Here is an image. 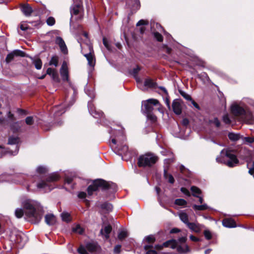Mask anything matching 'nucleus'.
<instances>
[{"label":"nucleus","instance_id":"f257e3e1","mask_svg":"<svg viewBox=\"0 0 254 254\" xmlns=\"http://www.w3.org/2000/svg\"><path fill=\"white\" fill-rule=\"evenodd\" d=\"M22 205L24 210L21 208H17L15 211L16 217H22L24 212L33 223H39L43 214V208L40 203L33 200L26 199L22 201Z\"/></svg>","mask_w":254,"mask_h":254},{"label":"nucleus","instance_id":"f03ea898","mask_svg":"<svg viewBox=\"0 0 254 254\" xmlns=\"http://www.w3.org/2000/svg\"><path fill=\"white\" fill-rule=\"evenodd\" d=\"M99 188L104 190H109L112 192L117 190V186L116 184L112 182H107L103 180L98 179L95 180L93 183L87 188V192L89 195L93 194V192L97 191Z\"/></svg>","mask_w":254,"mask_h":254},{"label":"nucleus","instance_id":"7ed1b4c3","mask_svg":"<svg viewBox=\"0 0 254 254\" xmlns=\"http://www.w3.org/2000/svg\"><path fill=\"white\" fill-rule=\"evenodd\" d=\"M239 160L237 157L235 150L227 149L223 156V164L230 168H233L238 166Z\"/></svg>","mask_w":254,"mask_h":254},{"label":"nucleus","instance_id":"20e7f679","mask_svg":"<svg viewBox=\"0 0 254 254\" xmlns=\"http://www.w3.org/2000/svg\"><path fill=\"white\" fill-rule=\"evenodd\" d=\"M157 157L153 154H146L140 156L138 159L139 167L150 166L156 163Z\"/></svg>","mask_w":254,"mask_h":254},{"label":"nucleus","instance_id":"39448f33","mask_svg":"<svg viewBox=\"0 0 254 254\" xmlns=\"http://www.w3.org/2000/svg\"><path fill=\"white\" fill-rule=\"evenodd\" d=\"M59 178L57 173H52L47 178L46 181H42L37 183V187L38 189L45 190L46 191H50L52 189L50 188L49 183L57 181L59 179Z\"/></svg>","mask_w":254,"mask_h":254},{"label":"nucleus","instance_id":"423d86ee","mask_svg":"<svg viewBox=\"0 0 254 254\" xmlns=\"http://www.w3.org/2000/svg\"><path fill=\"white\" fill-rule=\"evenodd\" d=\"M67 100L68 99L66 97L64 103L54 108L53 112L55 117L60 116L64 114L66 111V109L72 105L75 102L73 97H72L71 101L68 102Z\"/></svg>","mask_w":254,"mask_h":254},{"label":"nucleus","instance_id":"0eeeda50","mask_svg":"<svg viewBox=\"0 0 254 254\" xmlns=\"http://www.w3.org/2000/svg\"><path fill=\"white\" fill-rule=\"evenodd\" d=\"M159 247H170L172 249L177 248V251L180 254H186L190 252V248L188 245L178 246L177 242L175 240H171L163 243L162 246Z\"/></svg>","mask_w":254,"mask_h":254},{"label":"nucleus","instance_id":"6e6552de","mask_svg":"<svg viewBox=\"0 0 254 254\" xmlns=\"http://www.w3.org/2000/svg\"><path fill=\"white\" fill-rule=\"evenodd\" d=\"M19 141V138L18 137H13L10 136L8 138V144L10 145H16L15 147V149L14 151H12L10 149L6 150L4 148H3L0 145V153L1 154H4L6 153H8L11 155H15L17 154L19 147L17 146V144Z\"/></svg>","mask_w":254,"mask_h":254},{"label":"nucleus","instance_id":"1a4fd4ad","mask_svg":"<svg viewBox=\"0 0 254 254\" xmlns=\"http://www.w3.org/2000/svg\"><path fill=\"white\" fill-rule=\"evenodd\" d=\"M159 103L156 99H149L142 102V110L149 116L153 109V106H159Z\"/></svg>","mask_w":254,"mask_h":254},{"label":"nucleus","instance_id":"9d476101","mask_svg":"<svg viewBox=\"0 0 254 254\" xmlns=\"http://www.w3.org/2000/svg\"><path fill=\"white\" fill-rule=\"evenodd\" d=\"M24 56L25 53L24 52L20 50H15L7 55L5 59V62L8 64L11 62L15 57H23Z\"/></svg>","mask_w":254,"mask_h":254},{"label":"nucleus","instance_id":"9b49d317","mask_svg":"<svg viewBox=\"0 0 254 254\" xmlns=\"http://www.w3.org/2000/svg\"><path fill=\"white\" fill-rule=\"evenodd\" d=\"M88 108L90 114L95 118H101L103 113L101 111H97L92 103L88 102Z\"/></svg>","mask_w":254,"mask_h":254},{"label":"nucleus","instance_id":"f8f14e48","mask_svg":"<svg viewBox=\"0 0 254 254\" xmlns=\"http://www.w3.org/2000/svg\"><path fill=\"white\" fill-rule=\"evenodd\" d=\"M231 111L232 113L236 116H245L246 114L244 108L237 104L231 106Z\"/></svg>","mask_w":254,"mask_h":254},{"label":"nucleus","instance_id":"ddd939ff","mask_svg":"<svg viewBox=\"0 0 254 254\" xmlns=\"http://www.w3.org/2000/svg\"><path fill=\"white\" fill-rule=\"evenodd\" d=\"M56 43L59 45L60 48V50L61 52L64 54H67L68 50L66 47V46L63 40V39L61 37H57L55 41Z\"/></svg>","mask_w":254,"mask_h":254},{"label":"nucleus","instance_id":"4468645a","mask_svg":"<svg viewBox=\"0 0 254 254\" xmlns=\"http://www.w3.org/2000/svg\"><path fill=\"white\" fill-rule=\"evenodd\" d=\"M155 241V238L153 235H149L144 238L143 239V242L144 243H147V244L144 245V249L145 250H148L150 248L152 247V244Z\"/></svg>","mask_w":254,"mask_h":254},{"label":"nucleus","instance_id":"2eb2a0df","mask_svg":"<svg viewBox=\"0 0 254 254\" xmlns=\"http://www.w3.org/2000/svg\"><path fill=\"white\" fill-rule=\"evenodd\" d=\"M223 226L229 228H233L237 226L235 220L232 218H223Z\"/></svg>","mask_w":254,"mask_h":254},{"label":"nucleus","instance_id":"dca6fc26","mask_svg":"<svg viewBox=\"0 0 254 254\" xmlns=\"http://www.w3.org/2000/svg\"><path fill=\"white\" fill-rule=\"evenodd\" d=\"M60 73L63 80L68 81V73L67 65L65 62H64L62 64L60 69Z\"/></svg>","mask_w":254,"mask_h":254},{"label":"nucleus","instance_id":"f3484780","mask_svg":"<svg viewBox=\"0 0 254 254\" xmlns=\"http://www.w3.org/2000/svg\"><path fill=\"white\" fill-rule=\"evenodd\" d=\"M46 74L50 75L55 82H59L60 81L59 74L56 69L49 67L47 70Z\"/></svg>","mask_w":254,"mask_h":254},{"label":"nucleus","instance_id":"a211bd4d","mask_svg":"<svg viewBox=\"0 0 254 254\" xmlns=\"http://www.w3.org/2000/svg\"><path fill=\"white\" fill-rule=\"evenodd\" d=\"M112 230V228L111 225H108L105 226L104 228L101 229L100 233L104 237L106 240H107L110 237V234Z\"/></svg>","mask_w":254,"mask_h":254},{"label":"nucleus","instance_id":"6ab92c4d","mask_svg":"<svg viewBox=\"0 0 254 254\" xmlns=\"http://www.w3.org/2000/svg\"><path fill=\"white\" fill-rule=\"evenodd\" d=\"M187 226L192 231H193L195 233H199L201 231L202 227V225L194 222H190Z\"/></svg>","mask_w":254,"mask_h":254},{"label":"nucleus","instance_id":"aec40b11","mask_svg":"<svg viewBox=\"0 0 254 254\" xmlns=\"http://www.w3.org/2000/svg\"><path fill=\"white\" fill-rule=\"evenodd\" d=\"M172 107L174 112L177 115H180L182 113V106L179 101L175 100L172 104Z\"/></svg>","mask_w":254,"mask_h":254},{"label":"nucleus","instance_id":"412c9836","mask_svg":"<svg viewBox=\"0 0 254 254\" xmlns=\"http://www.w3.org/2000/svg\"><path fill=\"white\" fill-rule=\"evenodd\" d=\"M140 70V68L138 66H136L132 69H131L129 73L131 75H133L134 77L135 78L136 82L137 83V85L139 86V84L141 82V80L137 76V74L138 72Z\"/></svg>","mask_w":254,"mask_h":254},{"label":"nucleus","instance_id":"4be33fe9","mask_svg":"<svg viewBox=\"0 0 254 254\" xmlns=\"http://www.w3.org/2000/svg\"><path fill=\"white\" fill-rule=\"evenodd\" d=\"M45 222L48 225H53L56 222V218L52 214H47L45 217Z\"/></svg>","mask_w":254,"mask_h":254},{"label":"nucleus","instance_id":"5701e85b","mask_svg":"<svg viewBox=\"0 0 254 254\" xmlns=\"http://www.w3.org/2000/svg\"><path fill=\"white\" fill-rule=\"evenodd\" d=\"M84 56L88 61V65L91 67H93L95 65V60L91 53V51L90 50V52L89 53L84 54Z\"/></svg>","mask_w":254,"mask_h":254},{"label":"nucleus","instance_id":"b1692460","mask_svg":"<svg viewBox=\"0 0 254 254\" xmlns=\"http://www.w3.org/2000/svg\"><path fill=\"white\" fill-rule=\"evenodd\" d=\"M155 86V83L154 82L150 79H146L144 82V86H142L141 82L139 84V86H138L139 88H140L141 90H144L145 87H154Z\"/></svg>","mask_w":254,"mask_h":254},{"label":"nucleus","instance_id":"393cba45","mask_svg":"<svg viewBox=\"0 0 254 254\" xmlns=\"http://www.w3.org/2000/svg\"><path fill=\"white\" fill-rule=\"evenodd\" d=\"M30 58L35 68L38 70L41 69L42 66V62L41 59L39 58L31 57Z\"/></svg>","mask_w":254,"mask_h":254},{"label":"nucleus","instance_id":"a878e982","mask_svg":"<svg viewBox=\"0 0 254 254\" xmlns=\"http://www.w3.org/2000/svg\"><path fill=\"white\" fill-rule=\"evenodd\" d=\"M21 10L26 16H29L32 12V9L28 4H23L21 7Z\"/></svg>","mask_w":254,"mask_h":254},{"label":"nucleus","instance_id":"bb28decb","mask_svg":"<svg viewBox=\"0 0 254 254\" xmlns=\"http://www.w3.org/2000/svg\"><path fill=\"white\" fill-rule=\"evenodd\" d=\"M228 138L233 142H236L239 140L241 137V135L239 133H235L233 132H229L228 133Z\"/></svg>","mask_w":254,"mask_h":254},{"label":"nucleus","instance_id":"cd10ccee","mask_svg":"<svg viewBox=\"0 0 254 254\" xmlns=\"http://www.w3.org/2000/svg\"><path fill=\"white\" fill-rule=\"evenodd\" d=\"M179 216L180 220L187 226L189 224V216L186 212L184 211L181 212L179 214Z\"/></svg>","mask_w":254,"mask_h":254},{"label":"nucleus","instance_id":"c85d7f7f","mask_svg":"<svg viewBox=\"0 0 254 254\" xmlns=\"http://www.w3.org/2000/svg\"><path fill=\"white\" fill-rule=\"evenodd\" d=\"M117 151L119 155H126L128 151V147L126 144H123L121 146L118 145Z\"/></svg>","mask_w":254,"mask_h":254},{"label":"nucleus","instance_id":"c756f323","mask_svg":"<svg viewBox=\"0 0 254 254\" xmlns=\"http://www.w3.org/2000/svg\"><path fill=\"white\" fill-rule=\"evenodd\" d=\"M100 207L103 210H104L107 212H109L111 211L113 209L112 205L111 203L107 202H104L103 203L101 204L100 205Z\"/></svg>","mask_w":254,"mask_h":254},{"label":"nucleus","instance_id":"7c9ffc66","mask_svg":"<svg viewBox=\"0 0 254 254\" xmlns=\"http://www.w3.org/2000/svg\"><path fill=\"white\" fill-rule=\"evenodd\" d=\"M192 208L195 211H202L209 209V207L206 203H203L201 205L193 204Z\"/></svg>","mask_w":254,"mask_h":254},{"label":"nucleus","instance_id":"2f4dec72","mask_svg":"<svg viewBox=\"0 0 254 254\" xmlns=\"http://www.w3.org/2000/svg\"><path fill=\"white\" fill-rule=\"evenodd\" d=\"M17 243H21L22 245H24L27 241V238L24 235H20L17 237Z\"/></svg>","mask_w":254,"mask_h":254},{"label":"nucleus","instance_id":"473e14b6","mask_svg":"<svg viewBox=\"0 0 254 254\" xmlns=\"http://www.w3.org/2000/svg\"><path fill=\"white\" fill-rule=\"evenodd\" d=\"M164 176L165 178L170 183L173 184L174 183V179L173 176L168 174L165 169L164 171Z\"/></svg>","mask_w":254,"mask_h":254},{"label":"nucleus","instance_id":"72a5a7b5","mask_svg":"<svg viewBox=\"0 0 254 254\" xmlns=\"http://www.w3.org/2000/svg\"><path fill=\"white\" fill-rule=\"evenodd\" d=\"M128 236L127 232L125 229H123L119 232L118 234V239L120 240H124L125 238H126Z\"/></svg>","mask_w":254,"mask_h":254},{"label":"nucleus","instance_id":"f704fd0d","mask_svg":"<svg viewBox=\"0 0 254 254\" xmlns=\"http://www.w3.org/2000/svg\"><path fill=\"white\" fill-rule=\"evenodd\" d=\"M190 190L192 193V195L194 196L199 197V195L201 193L200 190L195 186L191 187Z\"/></svg>","mask_w":254,"mask_h":254},{"label":"nucleus","instance_id":"c9c22d12","mask_svg":"<svg viewBox=\"0 0 254 254\" xmlns=\"http://www.w3.org/2000/svg\"><path fill=\"white\" fill-rule=\"evenodd\" d=\"M80 7L79 5H74L71 6L70 13L71 15L72 14L77 15L80 10Z\"/></svg>","mask_w":254,"mask_h":254},{"label":"nucleus","instance_id":"e433bc0d","mask_svg":"<svg viewBox=\"0 0 254 254\" xmlns=\"http://www.w3.org/2000/svg\"><path fill=\"white\" fill-rule=\"evenodd\" d=\"M174 203L176 204V205H179V206H185L186 205L187 202V201L184 199H182V198H178V199H176L175 200V202Z\"/></svg>","mask_w":254,"mask_h":254},{"label":"nucleus","instance_id":"4c0bfd02","mask_svg":"<svg viewBox=\"0 0 254 254\" xmlns=\"http://www.w3.org/2000/svg\"><path fill=\"white\" fill-rule=\"evenodd\" d=\"M72 231L79 234H82L84 229L79 225H76L72 228Z\"/></svg>","mask_w":254,"mask_h":254},{"label":"nucleus","instance_id":"58836bf2","mask_svg":"<svg viewBox=\"0 0 254 254\" xmlns=\"http://www.w3.org/2000/svg\"><path fill=\"white\" fill-rule=\"evenodd\" d=\"M86 249L90 252H94L96 251L97 246L95 244L89 243L86 245Z\"/></svg>","mask_w":254,"mask_h":254},{"label":"nucleus","instance_id":"ea45409f","mask_svg":"<svg viewBox=\"0 0 254 254\" xmlns=\"http://www.w3.org/2000/svg\"><path fill=\"white\" fill-rule=\"evenodd\" d=\"M49 64L57 67L58 65V58L56 56L52 57L49 62Z\"/></svg>","mask_w":254,"mask_h":254},{"label":"nucleus","instance_id":"a19ab883","mask_svg":"<svg viewBox=\"0 0 254 254\" xmlns=\"http://www.w3.org/2000/svg\"><path fill=\"white\" fill-rule=\"evenodd\" d=\"M11 129L14 131H17L20 128L19 126V122H16L13 123L10 126Z\"/></svg>","mask_w":254,"mask_h":254},{"label":"nucleus","instance_id":"79ce46f5","mask_svg":"<svg viewBox=\"0 0 254 254\" xmlns=\"http://www.w3.org/2000/svg\"><path fill=\"white\" fill-rule=\"evenodd\" d=\"M209 123L211 125L214 126L216 127H219L220 126V123L216 118L210 120Z\"/></svg>","mask_w":254,"mask_h":254},{"label":"nucleus","instance_id":"37998d69","mask_svg":"<svg viewBox=\"0 0 254 254\" xmlns=\"http://www.w3.org/2000/svg\"><path fill=\"white\" fill-rule=\"evenodd\" d=\"M62 220L65 222L70 221V215L67 212H63L61 214Z\"/></svg>","mask_w":254,"mask_h":254},{"label":"nucleus","instance_id":"c03bdc74","mask_svg":"<svg viewBox=\"0 0 254 254\" xmlns=\"http://www.w3.org/2000/svg\"><path fill=\"white\" fill-rule=\"evenodd\" d=\"M180 94L183 96L185 99H186L188 101H190L192 100L191 97L190 95L187 94V93L180 91Z\"/></svg>","mask_w":254,"mask_h":254},{"label":"nucleus","instance_id":"a18cd8bd","mask_svg":"<svg viewBox=\"0 0 254 254\" xmlns=\"http://www.w3.org/2000/svg\"><path fill=\"white\" fill-rule=\"evenodd\" d=\"M153 35L155 39L159 42H161L163 41V37L159 33L157 32H155L153 33Z\"/></svg>","mask_w":254,"mask_h":254},{"label":"nucleus","instance_id":"49530a36","mask_svg":"<svg viewBox=\"0 0 254 254\" xmlns=\"http://www.w3.org/2000/svg\"><path fill=\"white\" fill-rule=\"evenodd\" d=\"M133 3L132 5V8L134 9H138L140 6V2L139 0H132Z\"/></svg>","mask_w":254,"mask_h":254},{"label":"nucleus","instance_id":"de8ad7c7","mask_svg":"<svg viewBox=\"0 0 254 254\" xmlns=\"http://www.w3.org/2000/svg\"><path fill=\"white\" fill-rule=\"evenodd\" d=\"M77 252L80 254H88L85 248L83 246L79 247L77 249Z\"/></svg>","mask_w":254,"mask_h":254},{"label":"nucleus","instance_id":"09e8293b","mask_svg":"<svg viewBox=\"0 0 254 254\" xmlns=\"http://www.w3.org/2000/svg\"><path fill=\"white\" fill-rule=\"evenodd\" d=\"M37 172L40 174H43L47 172V168L44 166H39L37 168Z\"/></svg>","mask_w":254,"mask_h":254},{"label":"nucleus","instance_id":"8fccbe9b","mask_svg":"<svg viewBox=\"0 0 254 254\" xmlns=\"http://www.w3.org/2000/svg\"><path fill=\"white\" fill-rule=\"evenodd\" d=\"M47 23L49 26H53L55 23V20L53 17H49L47 19Z\"/></svg>","mask_w":254,"mask_h":254},{"label":"nucleus","instance_id":"3c124183","mask_svg":"<svg viewBox=\"0 0 254 254\" xmlns=\"http://www.w3.org/2000/svg\"><path fill=\"white\" fill-rule=\"evenodd\" d=\"M25 123L27 125H32L34 123L33 118L31 116L27 117L25 119Z\"/></svg>","mask_w":254,"mask_h":254},{"label":"nucleus","instance_id":"603ef678","mask_svg":"<svg viewBox=\"0 0 254 254\" xmlns=\"http://www.w3.org/2000/svg\"><path fill=\"white\" fill-rule=\"evenodd\" d=\"M204 235L205 236V238L207 239V240H210L212 238V235H211V232L208 230H205L204 231Z\"/></svg>","mask_w":254,"mask_h":254},{"label":"nucleus","instance_id":"864d4df0","mask_svg":"<svg viewBox=\"0 0 254 254\" xmlns=\"http://www.w3.org/2000/svg\"><path fill=\"white\" fill-rule=\"evenodd\" d=\"M250 163L247 164V167L249 169V173L251 175L254 176V162H252V167L251 168H249Z\"/></svg>","mask_w":254,"mask_h":254},{"label":"nucleus","instance_id":"5fc2aeb1","mask_svg":"<svg viewBox=\"0 0 254 254\" xmlns=\"http://www.w3.org/2000/svg\"><path fill=\"white\" fill-rule=\"evenodd\" d=\"M244 140L249 143H253L254 142V137H245Z\"/></svg>","mask_w":254,"mask_h":254},{"label":"nucleus","instance_id":"6e6d98bb","mask_svg":"<svg viewBox=\"0 0 254 254\" xmlns=\"http://www.w3.org/2000/svg\"><path fill=\"white\" fill-rule=\"evenodd\" d=\"M223 123L228 125L231 123V121L227 115H223Z\"/></svg>","mask_w":254,"mask_h":254},{"label":"nucleus","instance_id":"4d7b16f0","mask_svg":"<svg viewBox=\"0 0 254 254\" xmlns=\"http://www.w3.org/2000/svg\"><path fill=\"white\" fill-rule=\"evenodd\" d=\"M85 92L87 94V95L91 98H93L95 96L94 91L92 90H86Z\"/></svg>","mask_w":254,"mask_h":254},{"label":"nucleus","instance_id":"13d9d810","mask_svg":"<svg viewBox=\"0 0 254 254\" xmlns=\"http://www.w3.org/2000/svg\"><path fill=\"white\" fill-rule=\"evenodd\" d=\"M121 245H116L114 249V253L115 254H119L121 251Z\"/></svg>","mask_w":254,"mask_h":254},{"label":"nucleus","instance_id":"bf43d9fd","mask_svg":"<svg viewBox=\"0 0 254 254\" xmlns=\"http://www.w3.org/2000/svg\"><path fill=\"white\" fill-rule=\"evenodd\" d=\"M7 117L8 119L11 122H13L15 120L13 114H11L10 112H8Z\"/></svg>","mask_w":254,"mask_h":254},{"label":"nucleus","instance_id":"052dcab7","mask_svg":"<svg viewBox=\"0 0 254 254\" xmlns=\"http://www.w3.org/2000/svg\"><path fill=\"white\" fill-rule=\"evenodd\" d=\"M147 23L148 22L146 21L141 19L138 21V22L136 23V26H139L141 25H146Z\"/></svg>","mask_w":254,"mask_h":254},{"label":"nucleus","instance_id":"680f3d73","mask_svg":"<svg viewBox=\"0 0 254 254\" xmlns=\"http://www.w3.org/2000/svg\"><path fill=\"white\" fill-rule=\"evenodd\" d=\"M181 191L188 196H190V192L189 190L185 188H182L181 189Z\"/></svg>","mask_w":254,"mask_h":254},{"label":"nucleus","instance_id":"e2e57ef3","mask_svg":"<svg viewBox=\"0 0 254 254\" xmlns=\"http://www.w3.org/2000/svg\"><path fill=\"white\" fill-rule=\"evenodd\" d=\"M148 119H150L153 122H155L156 121L157 118L154 115L151 114V113L149 114V116H147Z\"/></svg>","mask_w":254,"mask_h":254},{"label":"nucleus","instance_id":"0e129e2a","mask_svg":"<svg viewBox=\"0 0 254 254\" xmlns=\"http://www.w3.org/2000/svg\"><path fill=\"white\" fill-rule=\"evenodd\" d=\"M103 44L105 46V47L108 50H110V46H109V44L108 43L107 40H106V39L105 38H103Z\"/></svg>","mask_w":254,"mask_h":254},{"label":"nucleus","instance_id":"69168bd1","mask_svg":"<svg viewBox=\"0 0 254 254\" xmlns=\"http://www.w3.org/2000/svg\"><path fill=\"white\" fill-rule=\"evenodd\" d=\"M86 196V193L84 192H80L78 194V196L80 198H85Z\"/></svg>","mask_w":254,"mask_h":254},{"label":"nucleus","instance_id":"338daca9","mask_svg":"<svg viewBox=\"0 0 254 254\" xmlns=\"http://www.w3.org/2000/svg\"><path fill=\"white\" fill-rule=\"evenodd\" d=\"M187 240L186 237H182L178 239V241L180 243H185Z\"/></svg>","mask_w":254,"mask_h":254},{"label":"nucleus","instance_id":"774afa93","mask_svg":"<svg viewBox=\"0 0 254 254\" xmlns=\"http://www.w3.org/2000/svg\"><path fill=\"white\" fill-rule=\"evenodd\" d=\"M147 252L145 254H157V252L153 250H147Z\"/></svg>","mask_w":254,"mask_h":254}]
</instances>
